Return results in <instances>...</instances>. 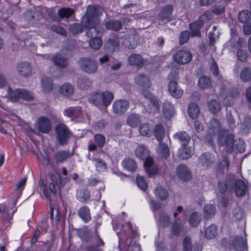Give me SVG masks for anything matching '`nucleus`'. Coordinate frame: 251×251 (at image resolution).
Returning a JSON list of instances; mask_svg holds the SVG:
<instances>
[{"mask_svg": "<svg viewBox=\"0 0 251 251\" xmlns=\"http://www.w3.org/2000/svg\"><path fill=\"white\" fill-rule=\"evenodd\" d=\"M103 9L98 5H89L87 6L85 15L81 20V23L87 28L86 36L91 38L96 37L99 34L96 26L100 23L99 17L102 14Z\"/></svg>", "mask_w": 251, "mask_h": 251, "instance_id": "1", "label": "nucleus"}, {"mask_svg": "<svg viewBox=\"0 0 251 251\" xmlns=\"http://www.w3.org/2000/svg\"><path fill=\"white\" fill-rule=\"evenodd\" d=\"M234 142V135L229 133L228 130L222 129L219 131L217 137L218 144L220 146L224 147L227 153L233 152Z\"/></svg>", "mask_w": 251, "mask_h": 251, "instance_id": "2", "label": "nucleus"}, {"mask_svg": "<svg viewBox=\"0 0 251 251\" xmlns=\"http://www.w3.org/2000/svg\"><path fill=\"white\" fill-rule=\"evenodd\" d=\"M6 97L13 101H17L20 99L28 101L33 99L32 93L26 89H17L13 91L9 87L8 88V94Z\"/></svg>", "mask_w": 251, "mask_h": 251, "instance_id": "3", "label": "nucleus"}, {"mask_svg": "<svg viewBox=\"0 0 251 251\" xmlns=\"http://www.w3.org/2000/svg\"><path fill=\"white\" fill-rule=\"evenodd\" d=\"M78 64L80 69L87 74H94L98 69V65L96 61L89 57L80 58Z\"/></svg>", "mask_w": 251, "mask_h": 251, "instance_id": "4", "label": "nucleus"}, {"mask_svg": "<svg viewBox=\"0 0 251 251\" xmlns=\"http://www.w3.org/2000/svg\"><path fill=\"white\" fill-rule=\"evenodd\" d=\"M55 131L57 140L61 145L67 144L72 134L69 128L63 123L58 124L55 128Z\"/></svg>", "mask_w": 251, "mask_h": 251, "instance_id": "5", "label": "nucleus"}, {"mask_svg": "<svg viewBox=\"0 0 251 251\" xmlns=\"http://www.w3.org/2000/svg\"><path fill=\"white\" fill-rule=\"evenodd\" d=\"M50 178L51 182L49 186V189L54 195H56L57 190H60L68 181L66 177L61 180L59 176H56L53 173H50Z\"/></svg>", "mask_w": 251, "mask_h": 251, "instance_id": "6", "label": "nucleus"}, {"mask_svg": "<svg viewBox=\"0 0 251 251\" xmlns=\"http://www.w3.org/2000/svg\"><path fill=\"white\" fill-rule=\"evenodd\" d=\"M173 58L177 63L184 65L191 61L192 55L188 50H178L173 55Z\"/></svg>", "mask_w": 251, "mask_h": 251, "instance_id": "7", "label": "nucleus"}, {"mask_svg": "<svg viewBox=\"0 0 251 251\" xmlns=\"http://www.w3.org/2000/svg\"><path fill=\"white\" fill-rule=\"evenodd\" d=\"M142 95L149 100L148 108L151 113H155L159 111L160 102L157 98L148 91H144Z\"/></svg>", "mask_w": 251, "mask_h": 251, "instance_id": "8", "label": "nucleus"}, {"mask_svg": "<svg viewBox=\"0 0 251 251\" xmlns=\"http://www.w3.org/2000/svg\"><path fill=\"white\" fill-rule=\"evenodd\" d=\"M235 177L232 179L233 183L231 184V189H234V193L237 197L244 196L248 190V187L245 182L241 179H238L234 181Z\"/></svg>", "mask_w": 251, "mask_h": 251, "instance_id": "9", "label": "nucleus"}, {"mask_svg": "<svg viewBox=\"0 0 251 251\" xmlns=\"http://www.w3.org/2000/svg\"><path fill=\"white\" fill-rule=\"evenodd\" d=\"M173 10V7L171 4L163 7L158 14V20L165 23L169 22L172 20Z\"/></svg>", "mask_w": 251, "mask_h": 251, "instance_id": "10", "label": "nucleus"}, {"mask_svg": "<svg viewBox=\"0 0 251 251\" xmlns=\"http://www.w3.org/2000/svg\"><path fill=\"white\" fill-rule=\"evenodd\" d=\"M129 106V103L127 100H116L113 104V112L116 114L121 115L128 109Z\"/></svg>", "mask_w": 251, "mask_h": 251, "instance_id": "11", "label": "nucleus"}, {"mask_svg": "<svg viewBox=\"0 0 251 251\" xmlns=\"http://www.w3.org/2000/svg\"><path fill=\"white\" fill-rule=\"evenodd\" d=\"M177 176L181 180L188 181L192 178V174L190 170L185 165H179L176 169Z\"/></svg>", "mask_w": 251, "mask_h": 251, "instance_id": "12", "label": "nucleus"}, {"mask_svg": "<svg viewBox=\"0 0 251 251\" xmlns=\"http://www.w3.org/2000/svg\"><path fill=\"white\" fill-rule=\"evenodd\" d=\"M144 166L149 177L155 175L158 172L157 166L154 164L153 158L148 156L145 158Z\"/></svg>", "mask_w": 251, "mask_h": 251, "instance_id": "13", "label": "nucleus"}, {"mask_svg": "<svg viewBox=\"0 0 251 251\" xmlns=\"http://www.w3.org/2000/svg\"><path fill=\"white\" fill-rule=\"evenodd\" d=\"M247 242L241 236L234 237L231 240V248L236 251H244L247 247Z\"/></svg>", "mask_w": 251, "mask_h": 251, "instance_id": "14", "label": "nucleus"}, {"mask_svg": "<svg viewBox=\"0 0 251 251\" xmlns=\"http://www.w3.org/2000/svg\"><path fill=\"white\" fill-rule=\"evenodd\" d=\"M168 89L170 95L176 99L180 98L183 94V90L180 88L176 81H170Z\"/></svg>", "mask_w": 251, "mask_h": 251, "instance_id": "15", "label": "nucleus"}, {"mask_svg": "<svg viewBox=\"0 0 251 251\" xmlns=\"http://www.w3.org/2000/svg\"><path fill=\"white\" fill-rule=\"evenodd\" d=\"M128 61L130 65L139 69L142 68L145 64L144 58L139 54H131L128 57Z\"/></svg>", "mask_w": 251, "mask_h": 251, "instance_id": "16", "label": "nucleus"}, {"mask_svg": "<svg viewBox=\"0 0 251 251\" xmlns=\"http://www.w3.org/2000/svg\"><path fill=\"white\" fill-rule=\"evenodd\" d=\"M38 128L42 133H49L51 128V123L49 119L44 117H40L38 119Z\"/></svg>", "mask_w": 251, "mask_h": 251, "instance_id": "17", "label": "nucleus"}, {"mask_svg": "<svg viewBox=\"0 0 251 251\" xmlns=\"http://www.w3.org/2000/svg\"><path fill=\"white\" fill-rule=\"evenodd\" d=\"M64 114L72 119H75L82 115V111L81 108L79 106L70 107L65 110Z\"/></svg>", "mask_w": 251, "mask_h": 251, "instance_id": "18", "label": "nucleus"}, {"mask_svg": "<svg viewBox=\"0 0 251 251\" xmlns=\"http://www.w3.org/2000/svg\"><path fill=\"white\" fill-rule=\"evenodd\" d=\"M234 179L233 175L229 176L228 178L225 181H220L218 183V189L222 194H225L227 190H230L231 184L233 183L232 179Z\"/></svg>", "mask_w": 251, "mask_h": 251, "instance_id": "19", "label": "nucleus"}, {"mask_svg": "<svg viewBox=\"0 0 251 251\" xmlns=\"http://www.w3.org/2000/svg\"><path fill=\"white\" fill-rule=\"evenodd\" d=\"M174 138L177 140L182 146H186L191 140L188 133L184 131H179L174 135Z\"/></svg>", "mask_w": 251, "mask_h": 251, "instance_id": "20", "label": "nucleus"}, {"mask_svg": "<svg viewBox=\"0 0 251 251\" xmlns=\"http://www.w3.org/2000/svg\"><path fill=\"white\" fill-rule=\"evenodd\" d=\"M52 60L59 68H65L68 65V59L61 54L56 53L52 57Z\"/></svg>", "mask_w": 251, "mask_h": 251, "instance_id": "21", "label": "nucleus"}, {"mask_svg": "<svg viewBox=\"0 0 251 251\" xmlns=\"http://www.w3.org/2000/svg\"><path fill=\"white\" fill-rule=\"evenodd\" d=\"M73 153H71L69 151H60L56 152L54 154V158L57 163H62L73 155Z\"/></svg>", "mask_w": 251, "mask_h": 251, "instance_id": "22", "label": "nucleus"}, {"mask_svg": "<svg viewBox=\"0 0 251 251\" xmlns=\"http://www.w3.org/2000/svg\"><path fill=\"white\" fill-rule=\"evenodd\" d=\"M17 71L22 76H28L31 74V67L28 63L22 62L17 66Z\"/></svg>", "mask_w": 251, "mask_h": 251, "instance_id": "23", "label": "nucleus"}, {"mask_svg": "<svg viewBox=\"0 0 251 251\" xmlns=\"http://www.w3.org/2000/svg\"><path fill=\"white\" fill-rule=\"evenodd\" d=\"M163 112L165 117L167 119L172 118L175 114L174 107L168 101H165L163 103Z\"/></svg>", "mask_w": 251, "mask_h": 251, "instance_id": "24", "label": "nucleus"}, {"mask_svg": "<svg viewBox=\"0 0 251 251\" xmlns=\"http://www.w3.org/2000/svg\"><path fill=\"white\" fill-rule=\"evenodd\" d=\"M134 81L136 84L145 87H149L151 85L149 78L143 74H140L136 76Z\"/></svg>", "mask_w": 251, "mask_h": 251, "instance_id": "25", "label": "nucleus"}, {"mask_svg": "<svg viewBox=\"0 0 251 251\" xmlns=\"http://www.w3.org/2000/svg\"><path fill=\"white\" fill-rule=\"evenodd\" d=\"M102 107H107L110 105L114 98V94L109 91L101 92Z\"/></svg>", "mask_w": 251, "mask_h": 251, "instance_id": "26", "label": "nucleus"}, {"mask_svg": "<svg viewBox=\"0 0 251 251\" xmlns=\"http://www.w3.org/2000/svg\"><path fill=\"white\" fill-rule=\"evenodd\" d=\"M15 210H13L11 214L9 207L4 203L0 204V213H1L2 218L5 221H10L13 217Z\"/></svg>", "mask_w": 251, "mask_h": 251, "instance_id": "27", "label": "nucleus"}, {"mask_svg": "<svg viewBox=\"0 0 251 251\" xmlns=\"http://www.w3.org/2000/svg\"><path fill=\"white\" fill-rule=\"evenodd\" d=\"M77 214L85 223L89 222L91 219L90 209L87 206L81 207L77 211Z\"/></svg>", "mask_w": 251, "mask_h": 251, "instance_id": "28", "label": "nucleus"}, {"mask_svg": "<svg viewBox=\"0 0 251 251\" xmlns=\"http://www.w3.org/2000/svg\"><path fill=\"white\" fill-rule=\"evenodd\" d=\"M120 37L116 33H113L106 41L105 44L108 48L114 49L120 45Z\"/></svg>", "mask_w": 251, "mask_h": 251, "instance_id": "29", "label": "nucleus"}, {"mask_svg": "<svg viewBox=\"0 0 251 251\" xmlns=\"http://www.w3.org/2000/svg\"><path fill=\"white\" fill-rule=\"evenodd\" d=\"M165 132V129L161 124L155 125L153 130V134L159 142L162 141L164 137Z\"/></svg>", "mask_w": 251, "mask_h": 251, "instance_id": "30", "label": "nucleus"}, {"mask_svg": "<svg viewBox=\"0 0 251 251\" xmlns=\"http://www.w3.org/2000/svg\"><path fill=\"white\" fill-rule=\"evenodd\" d=\"M104 25L108 30L115 31H118L122 28V22L116 20H109L105 23Z\"/></svg>", "mask_w": 251, "mask_h": 251, "instance_id": "31", "label": "nucleus"}, {"mask_svg": "<svg viewBox=\"0 0 251 251\" xmlns=\"http://www.w3.org/2000/svg\"><path fill=\"white\" fill-rule=\"evenodd\" d=\"M202 22L198 21L191 24L189 25L192 36L199 37L201 35V28L202 27Z\"/></svg>", "mask_w": 251, "mask_h": 251, "instance_id": "32", "label": "nucleus"}, {"mask_svg": "<svg viewBox=\"0 0 251 251\" xmlns=\"http://www.w3.org/2000/svg\"><path fill=\"white\" fill-rule=\"evenodd\" d=\"M89 101L97 107H102L101 92H95L91 94L89 98Z\"/></svg>", "mask_w": 251, "mask_h": 251, "instance_id": "33", "label": "nucleus"}, {"mask_svg": "<svg viewBox=\"0 0 251 251\" xmlns=\"http://www.w3.org/2000/svg\"><path fill=\"white\" fill-rule=\"evenodd\" d=\"M135 154L138 158L144 159L149 156V151L146 145L141 144L137 148Z\"/></svg>", "mask_w": 251, "mask_h": 251, "instance_id": "34", "label": "nucleus"}, {"mask_svg": "<svg viewBox=\"0 0 251 251\" xmlns=\"http://www.w3.org/2000/svg\"><path fill=\"white\" fill-rule=\"evenodd\" d=\"M220 129V123L219 121L215 118L211 120L210 123V126L208 129V132L212 133L213 136H215L216 133H219V131L222 130Z\"/></svg>", "mask_w": 251, "mask_h": 251, "instance_id": "35", "label": "nucleus"}, {"mask_svg": "<svg viewBox=\"0 0 251 251\" xmlns=\"http://www.w3.org/2000/svg\"><path fill=\"white\" fill-rule=\"evenodd\" d=\"M59 93L64 96L68 97L74 94V87L69 83L63 84L59 89Z\"/></svg>", "mask_w": 251, "mask_h": 251, "instance_id": "36", "label": "nucleus"}, {"mask_svg": "<svg viewBox=\"0 0 251 251\" xmlns=\"http://www.w3.org/2000/svg\"><path fill=\"white\" fill-rule=\"evenodd\" d=\"M201 163L204 167L210 166L214 161L213 156L210 153H203L200 158Z\"/></svg>", "mask_w": 251, "mask_h": 251, "instance_id": "37", "label": "nucleus"}, {"mask_svg": "<svg viewBox=\"0 0 251 251\" xmlns=\"http://www.w3.org/2000/svg\"><path fill=\"white\" fill-rule=\"evenodd\" d=\"M124 168L130 172H134L136 170L137 165L136 162L132 159L127 158L125 159L122 162Z\"/></svg>", "mask_w": 251, "mask_h": 251, "instance_id": "38", "label": "nucleus"}, {"mask_svg": "<svg viewBox=\"0 0 251 251\" xmlns=\"http://www.w3.org/2000/svg\"><path fill=\"white\" fill-rule=\"evenodd\" d=\"M77 84L82 90H86L92 85V81L85 76H80L77 79Z\"/></svg>", "mask_w": 251, "mask_h": 251, "instance_id": "39", "label": "nucleus"}, {"mask_svg": "<svg viewBox=\"0 0 251 251\" xmlns=\"http://www.w3.org/2000/svg\"><path fill=\"white\" fill-rule=\"evenodd\" d=\"M152 127V125L149 123L143 124L139 128L140 134L143 136L150 137L151 133Z\"/></svg>", "mask_w": 251, "mask_h": 251, "instance_id": "40", "label": "nucleus"}, {"mask_svg": "<svg viewBox=\"0 0 251 251\" xmlns=\"http://www.w3.org/2000/svg\"><path fill=\"white\" fill-rule=\"evenodd\" d=\"M207 107L210 112L214 114L218 113L221 109L219 101L216 100H211L208 101Z\"/></svg>", "mask_w": 251, "mask_h": 251, "instance_id": "41", "label": "nucleus"}, {"mask_svg": "<svg viewBox=\"0 0 251 251\" xmlns=\"http://www.w3.org/2000/svg\"><path fill=\"white\" fill-rule=\"evenodd\" d=\"M157 151L161 157L165 158H167L170 155V151L168 145L162 142H159Z\"/></svg>", "mask_w": 251, "mask_h": 251, "instance_id": "42", "label": "nucleus"}, {"mask_svg": "<svg viewBox=\"0 0 251 251\" xmlns=\"http://www.w3.org/2000/svg\"><path fill=\"white\" fill-rule=\"evenodd\" d=\"M215 206L211 204L205 205L203 209V216L205 219H211L215 214Z\"/></svg>", "mask_w": 251, "mask_h": 251, "instance_id": "43", "label": "nucleus"}, {"mask_svg": "<svg viewBox=\"0 0 251 251\" xmlns=\"http://www.w3.org/2000/svg\"><path fill=\"white\" fill-rule=\"evenodd\" d=\"M188 112L189 116L193 119L196 118L200 113V109L197 104L191 103L188 107Z\"/></svg>", "mask_w": 251, "mask_h": 251, "instance_id": "44", "label": "nucleus"}, {"mask_svg": "<svg viewBox=\"0 0 251 251\" xmlns=\"http://www.w3.org/2000/svg\"><path fill=\"white\" fill-rule=\"evenodd\" d=\"M218 234L217 226L211 225L208 226L205 231V236L207 239H213Z\"/></svg>", "mask_w": 251, "mask_h": 251, "instance_id": "45", "label": "nucleus"}, {"mask_svg": "<svg viewBox=\"0 0 251 251\" xmlns=\"http://www.w3.org/2000/svg\"><path fill=\"white\" fill-rule=\"evenodd\" d=\"M198 85L202 89H208L212 86L211 80L208 76H202L199 78Z\"/></svg>", "mask_w": 251, "mask_h": 251, "instance_id": "46", "label": "nucleus"}, {"mask_svg": "<svg viewBox=\"0 0 251 251\" xmlns=\"http://www.w3.org/2000/svg\"><path fill=\"white\" fill-rule=\"evenodd\" d=\"M178 157L180 159L185 160L190 158L192 154V151L186 148V146H182L178 150Z\"/></svg>", "mask_w": 251, "mask_h": 251, "instance_id": "47", "label": "nucleus"}, {"mask_svg": "<svg viewBox=\"0 0 251 251\" xmlns=\"http://www.w3.org/2000/svg\"><path fill=\"white\" fill-rule=\"evenodd\" d=\"M126 47L129 49H134L138 45V41L133 35H128L124 40Z\"/></svg>", "mask_w": 251, "mask_h": 251, "instance_id": "48", "label": "nucleus"}, {"mask_svg": "<svg viewBox=\"0 0 251 251\" xmlns=\"http://www.w3.org/2000/svg\"><path fill=\"white\" fill-rule=\"evenodd\" d=\"M240 78L243 82L249 81L251 79V68L249 67L243 68L240 72Z\"/></svg>", "mask_w": 251, "mask_h": 251, "instance_id": "49", "label": "nucleus"}, {"mask_svg": "<svg viewBox=\"0 0 251 251\" xmlns=\"http://www.w3.org/2000/svg\"><path fill=\"white\" fill-rule=\"evenodd\" d=\"M57 13L61 18H69L75 14V11L70 8H61L58 9Z\"/></svg>", "mask_w": 251, "mask_h": 251, "instance_id": "50", "label": "nucleus"}, {"mask_svg": "<svg viewBox=\"0 0 251 251\" xmlns=\"http://www.w3.org/2000/svg\"><path fill=\"white\" fill-rule=\"evenodd\" d=\"M127 124L132 127H135L141 122L139 116L135 114L128 116L127 119Z\"/></svg>", "mask_w": 251, "mask_h": 251, "instance_id": "51", "label": "nucleus"}, {"mask_svg": "<svg viewBox=\"0 0 251 251\" xmlns=\"http://www.w3.org/2000/svg\"><path fill=\"white\" fill-rule=\"evenodd\" d=\"M154 192L156 197L161 201L166 200L169 197L167 191L161 187H157Z\"/></svg>", "mask_w": 251, "mask_h": 251, "instance_id": "52", "label": "nucleus"}, {"mask_svg": "<svg viewBox=\"0 0 251 251\" xmlns=\"http://www.w3.org/2000/svg\"><path fill=\"white\" fill-rule=\"evenodd\" d=\"M239 21L242 23H246L251 19V13L248 10H242L238 15Z\"/></svg>", "mask_w": 251, "mask_h": 251, "instance_id": "53", "label": "nucleus"}, {"mask_svg": "<svg viewBox=\"0 0 251 251\" xmlns=\"http://www.w3.org/2000/svg\"><path fill=\"white\" fill-rule=\"evenodd\" d=\"M43 91L45 93H50L52 90V80L50 78L46 77L42 81Z\"/></svg>", "mask_w": 251, "mask_h": 251, "instance_id": "54", "label": "nucleus"}, {"mask_svg": "<svg viewBox=\"0 0 251 251\" xmlns=\"http://www.w3.org/2000/svg\"><path fill=\"white\" fill-rule=\"evenodd\" d=\"M102 44V40L98 36L91 38L89 41L90 47L95 50H98L101 47Z\"/></svg>", "mask_w": 251, "mask_h": 251, "instance_id": "55", "label": "nucleus"}, {"mask_svg": "<svg viewBox=\"0 0 251 251\" xmlns=\"http://www.w3.org/2000/svg\"><path fill=\"white\" fill-rule=\"evenodd\" d=\"M241 129L244 132H248L251 128V117L247 116L245 117L244 121L241 123Z\"/></svg>", "mask_w": 251, "mask_h": 251, "instance_id": "56", "label": "nucleus"}, {"mask_svg": "<svg viewBox=\"0 0 251 251\" xmlns=\"http://www.w3.org/2000/svg\"><path fill=\"white\" fill-rule=\"evenodd\" d=\"M77 198L79 201L85 202L90 198V192L87 189L81 190L77 193Z\"/></svg>", "mask_w": 251, "mask_h": 251, "instance_id": "57", "label": "nucleus"}, {"mask_svg": "<svg viewBox=\"0 0 251 251\" xmlns=\"http://www.w3.org/2000/svg\"><path fill=\"white\" fill-rule=\"evenodd\" d=\"M84 28L81 23V24L75 23L70 26L69 30L73 34H76L81 33Z\"/></svg>", "mask_w": 251, "mask_h": 251, "instance_id": "58", "label": "nucleus"}, {"mask_svg": "<svg viewBox=\"0 0 251 251\" xmlns=\"http://www.w3.org/2000/svg\"><path fill=\"white\" fill-rule=\"evenodd\" d=\"M94 139L98 148H101L104 145L105 137L103 135L97 134L94 136Z\"/></svg>", "mask_w": 251, "mask_h": 251, "instance_id": "59", "label": "nucleus"}, {"mask_svg": "<svg viewBox=\"0 0 251 251\" xmlns=\"http://www.w3.org/2000/svg\"><path fill=\"white\" fill-rule=\"evenodd\" d=\"M182 247L183 251H192L193 245L191 239L186 236L182 242Z\"/></svg>", "mask_w": 251, "mask_h": 251, "instance_id": "60", "label": "nucleus"}, {"mask_svg": "<svg viewBox=\"0 0 251 251\" xmlns=\"http://www.w3.org/2000/svg\"><path fill=\"white\" fill-rule=\"evenodd\" d=\"M93 161L95 162L96 167L99 171H102L106 169V164L101 159L95 158Z\"/></svg>", "mask_w": 251, "mask_h": 251, "instance_id": "61", "label": "nucleus"}, {"mask_svg": "<svg viewBox=\"0 0 251 251\" xmlns=\"http://www.w3.org/2000/svg\"><path fill=\"white\" fill-rule=\"evenodd\" d=\"M136 183L140 189L143 191L147 190L148 188V184L144 176H137L136 177Z\"/></svg>", "mask_w": 251, "mask_h": 251, "instance_id": "62", "label": "nucleus"}, {"mask_svg": "<svg viewBox=\"0 0 251 251\" xmlns=\"http://www.w3.org/2000/svg\"><path fill=\"white\" fill-rule=\"evenodd\" d=\"M50 29L56 32L57 33L62 36H67V32L65 30V29L61 26L59 25H52L50 26Z\"/></svg>", "mask_w": 251, "mask_h": 251, "instance_id": "63", "label": "nucleus"}, {"mask_svg": "<svg viewBox=\"0 0 251 251\" xmlns=\"http://www.w3.org/2000/svg\"><path fill=\"white\" fill-rule=\"evenodd\" d=\"M200 222V217L198 213L195 212L191 214L189 219L190 224L193 226H196Z\"/></svg>", "mask_w": 251, "mask_h": 251, "instance_id": "64", "label": "nucleus"}]
</instances>
